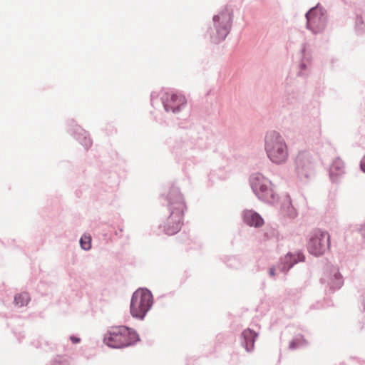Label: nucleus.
Masks as SVG:
<instances>
[{
    "label": "nucleus",
    "mask_w": 365,
    "mask_h": 365,
    "mask_svg": "<svg viewBox=\"0 0 365 365\" xmlns=\"http://www.w3.org/2000/svg\"><path fill=\"white\" fill-rule=\"evenodd\" d=\"M265 150L270 160L276 164H281L288 158L287 145L282 136L277 132L272 130L265 138Z\"/></svg>",
    "instance_id": "nucleus-1"
},
{
    "label": "nucleus",
    "mask_w": 365,
    "mask_h": 365,
    "mask_svg": "<svg viewBox=\"0 0 365 365\" xmlns=\"http://www.w3.org/2000/svg\"><path fill=\"white\" fill-rule=\"evenodd\" d=\"M138 340L137 333L125 326L113 327L105 336V343L113 348H122L132 345Z\"/></svg>",
    "instance_id": "nucleus-2"
},
{
    "label": "nucleus",
    "mask_w": 365,
    "mask_h": 365,
    "mask_svg": "<svg viewBox=\"0 0 365 365\" xmlns=\"http://www.w3.org/2000/svg\"><path fill=\"white\" fill-rule=\"evenodd\" d=\"M153 304V296L145 289L136 290L132 297L130 314L133 317L143 319Z\"/></svg>",
    "instance_id": "nucleus-3"
},
{
    "label": "nucleus",
    "mask_w": 365,
    "mask_h": 365,
    "mask_svg": "<svg viewBox=\"0 0 365 365\" xmlns=\"http://www.w3.org/2000/svg\"><path fill=\"white\" fill-rule=\"evenodd\" d=\"M330 245L329 235L327 232L317 230L309 238L307 245L308 250L314 255H323Z\"/></svg>",
    "instance_id": "nucleus-4"
},
{
    "label": "nucleus",
    "mask_w": 365,
    "mask_h": 365,
    "mask_svg": "<svg viewBox=\"0 0 365 365\" xmlns=\"http://www.w3.org/2000/svg\"><path fill=\"white\" fill-rule=\"evenodd\" d=\"M307 20V26L314 34L323 31L325 28L327 16L325 11L317 6L312 8L306 14Z\"/></svg>",
    "instance_id": "nucleus-5"
},
{
    "label": "nucleus",
    "mask_w": 365,
    "mask_h": 365,
    "mask_svg": "<svg viewBox=\"0 0 365 365\" xmlns=\"http://www.w3.org/2000/svg\"><path fill=\"white\" fill-rule=\"evenodd\" d=\"M252 189L257 196L265 201L274 198L271 182L266 179L257 178L252 183Z\"/></svg>",
    "instance_id": "nucleus-6"
},
{
    "label": "nucleus",
    "mask_w": 365,
    "mask_h": 365,
    "mask_svg": "<svg viewBox=\"0 0 365 365\" xmlns=\"http://www.w3.org/2000/svg\"><path fill=\"white\" fill-rule=\"evenodd\" d=\"M163 102L167 111L175 113L180 110L181 106L186 104L187 101L182 94L167 93L163 98Z\"/></svg>",
    "instance_id": "nucleus-7"
},
{
    "label": "nucleus",
    "mask_w": 365,
    "mask_h": 365,
    "mask_svg": "<svg viewBox=\"0 0 365 365\" xmlns=\"http://www.w3.org/2000/svg\"><path fill=\"white\" fill-rule=\"evenodd\" d=\"M213 20L217 27L219 39H224L229 33L231 16L228 13H222L215 16Z\"/></svg>",
    "instance_id": "nucleus-8"
},
{
    "label": "nucleus",
    "mask_w": 365,
    "mask_h": 365,
    "mask_svg": "<svg viewBox=\"0 0 365 365\" xmlns=\"http://www.w3.org/2000/svg\"><path fill=\"white\" fill-rule=\"evenodd\" d=\"M181 225L182 215L180 214L172 215L167 220L165 230L168 235H173L180 230Z\"/></svg>",
    "instance_id": "nucleus-9"
},
{
    "label": "nucleus",
    "mask_w": 365,
    "mask_h": 365,
    "mask_svg": "<svg viewBox=\"0 0 365 365\" xmlns=\"http://www.w3.org/2000/svg\"><path fill=\"white\" fill-rule=\"evenodd\" d=\"M244 221L250 226L260 227L263 225V219L252 210H246L243 214Z\"/></svg>",
    "instance_id": "nucleus-10"
},
{
    "label": "nucleus",
    "mask_w": 365,
    "mask_h": 365,
    "mask_svg": "<svg viewBox=\"0 0 365 365\" xmlns=\"http://www.w3.org/2000/svg\"><path fill=\"white\" fill-rule=\"evenodd\" d=\"M242 336L244 340L243 345L245 346L246 350L247 351L252 350L257 334L252 330L247 329L243 331Z\"/></svg>",
    "instance_id": "nucleus-11"
},
{
    "label": "nucleus",
    "mask_w": 365,
    "mask_h": 365,
    "mask_svg": "<svg viewBox=\"0 0 365 365\" xmlns=\"http://www.w3.org/2000/svg\"><path fill=\"white\" fill-rule=\"evenodd\" d=\"M304 258V257L301 254L297 255V259L294 255L288 254L284 258V264L282 269L284 270H288L293 264L297 263V260L303 261Z\"/></svg>",
    "instance_id": "nucleus-12"
},
{
    "label": "nucleus",
    "mask_w": 365,
    "mask_h": 365,
    "mask_svg": "<svg viewBox=\"0 0 365 365\" xmlns=\"http://www.w3.org/2000/svg\"><path fill=\"white\" fill-rule=\"evenodd\" d=\"M30 300L29 295L27 292H23L16 294L14 297V304L18 307H23L27 305Z\"/></svg>",
    "instance_id": "nucleus-13"
},
{
    "label": "nucleus",
    "mask_w": 365,
    "mask_h": 365,
    "mask_svg": "<svg viewBox=\"0 0 365 365\" xmlns=\"http://www.w3.org/2000/svg\"><path fill=\"white\" fill-rule=\"evenodd\" d=\"M81 247L85 250H88L91 247V236L83 235L80 240Z\"/></svg>",
    "instance_id": "nucleus-14"
},
{
    "label": "nucleus",
    "mask_w": 365,
    "mask_h": 365,
    "mask_svg": "<svg viewBox=\"0 0 365 365\" xmlns=\"http://www.w3.org/2000/svg\"><path fill=\"white\" fill-rule=\"evenodd\" d=\"M305 342L306 341L302 336H297L290 342L289 346L292 349H296L304 345Z\"/></svg>",
    "instance_id": "nucleus-15"
},
{
    "label": "nucleus",
    "mask_w": 365,
    "mask_h": 365,
    "mask_svg": "<svg viewBox=\"0 0 365 365\" xmlns=\"http://www.w3.org/2000/svg\"><path fill=\"white\" fill-rule=\"evenodd\" d=\"M343 167V163L339 160H336L331 168V172L334 173V170H338Z\"/></svg>",
    "instance_id": "nucleus-16"
},
{
    "label": "nucleus",
    "mask_w": 365,
    "mask_h": 365,
    "mask_svg": "<svg viewBox=\"0 0 365 365\" xmlns=\"http://www.w3.org/2000/svg\"><path fill=\"white\" fill-rule=\"evenodd\" d=\"M307 155L305 153H299L297 158H296V163L297 165H301L302 164V161L304 160V159H307Z\"/></svg>",
    "instance_id": "nucleus-17"
},
{
    "label": "nucleus",
    "mask_w": 365,
    "mask_h": 365,
    "mask_svg": "<svg viewBox=\"0 0 365 365\" xmlns=\"http://www.w3.org/2000/svg\"><path fill=\"white\" fill-rule=\"evenodd\" d=\"M334 278L336 281V287H339L342 284V277H341V274L339 272H336L334 274Z\"/></svg>",
    "instance_id": "nucleus-18"
},
{
    "label": "nucleus",
    "mask_w": 365,
    "mask_h": 365,
    "mask_svg": "<svg viewBox=\"0 0 365 365\" xmlns=\"http://www.w3.org/2000/svg\"><path fill=\"white\" fill-rule=\"evenodd\" d=\"M361 168L365 173V156L363 158L361 162Z\"/></svg>",
    "instance_id": "nucleus-19"
},
{
    "label": "nucleus",
    "mask_w": 365,
    "mask_h": 365,
    "mask_svg": "<svg viewBox=\"0 0 365 365\" xmlns=\"http://www.w3.org/2000/svg\"><path fill=\"white\" fill-rule=\"evenodd\" d=\"M91 144L92 143L91 140L89 138L87 139L86 138H85V145L88 148L91 145Z\"/></svg>",
    "instance_id": "nucleus-20"
},
{
    "label": "nucleus",
    "mask_w": 365,
    "mask_h": 365,
    "mask_svg": "<svg viewBox=\"0 0 365 365\" xmlns=\"http://www.w3.org/2000/svg\"><path fill=\"white\" fill-rule=\"evenodd\" d=\"M71 340L73 342V343H78L80 341V339L79 338H77L76 336H71Z\"/></svg>",
    "instance_id": "nucleus-21"
},
{
    "label": "nucleus",
    "mask_w": 365,
    "mask_h": 365,
    "mask_svg": "<svg viewBox=\"0 0 365 365\" xmlns=\"http://www.w3.org/2000/svg\"><path fill=\"white\" fill-rule=\"evenodd\" d=\"M269 274L272 276V277H274L275 275V273H274V268H271L270 270H269Z\"/></svg>",
    "instance_id": "nucleus-22"
}]
</instances>
